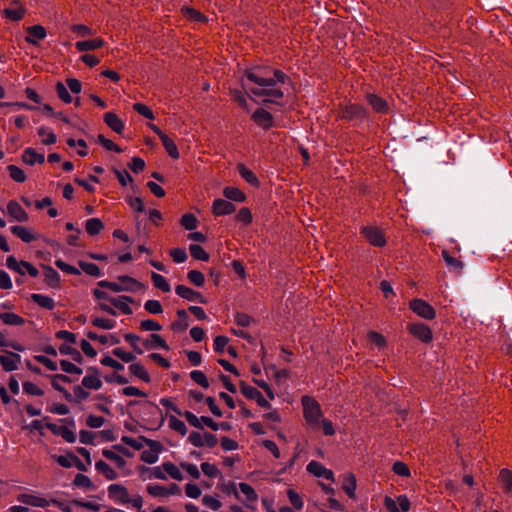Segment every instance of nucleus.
<instances>
[{"mask_svg": "<svg viewBox=\"0 0 512 512\" xmlns=\"http://www.w3.org/2000/svg\"><path fill=\"white\" fill-rule=\"evenodd\" d=\"M245 78L258 85V87H249L245 80H242V87L256 97H263V103L280 104L279 100L283 99L284 92L275 88L276 83L284 84L289 77L281 70L274 71V77H266L265 70L256 67L245 71Z\"/></svg>", "mask_w": 512, "mask_h": 512, "instance_id": "obj_1", "label": "nucleus"}, {"mask_svg": "<svg viewBox=\"0 0 512 512\" xmlns=\"http://www.w3.org/2000/svg\"><path fill=\"white\" fill-rule=\"evenodd\" d=\"M108 497L118 505L140 509L143 504L142 497L138 494H130L128 489L121 484H111L107 489Z\"/></svg>", "mask_w": 512, "mask_h": 512, "instance_id": "obj_2", "label": "nucleus"}, {"mask_svg": "<svg viewBox=\"0 0 512 512\" xmlns=\"http://www.w3.org/2000/svg\"><path fill=\"white\" fill-rule=\"evenodd\" d=\"M301 402L306 422L312 428H320V420L323 418V414L319 403L309 396H303Z\"/></svg>", "mask_w": 512, "mask_h": 512, "instance_id": "obj_3", "label": "nucleus"}, {"mask_svg": "<svg viewBox=\"0 0 512 512\" xmlns=\"http://www.w3.org/2000/svg\"><path fill=\"white\" fill-rule=\"evenodd\" d=\"M122 454L131 456V453L121 445H114L112 449H103L102 455L109 460L112 465L121 472L122 475L129 473L127 462Z\"/></svg>", "mask_w": 512, "mask_h": 512, "instance_id": "obj_4", "label": "nucleus"}, {"mask_svg": "<svg viewBox=\"0 0 512 512\" xmlns=\"http://www.w3.org/2000/svg\"><path fill=\"white\" fill-rule=\"evenodd\" d=\"M235 497L244 504L246 508L256 509L258 504V494L248 483L240 482L233 485Z\"/></svg>", "mask_w": 512, "mask_h": 512, "instance_id": "obj_5", "label": "nucleus"}, {"mask_svg": "<svg viewBox=\"0 0 512 512\" xmlns=\"http://www.w3.org/2000/svg\"><path fill=\"white\" fill-rule=\"evenodd\" d=\"M91 466L90 452L86 448H77L76 451H66V468L75 467L86 471Z\"/></svg>", "mask_w": 512, "mask_h": 512, "instance_id": "obj_6", "label": "nucleus"}, {"mask_svg": "<svg viewBox=\"0 0 512 512\" xmlns=\"http://www.w3.org/2000/svg\"><path fill=\"white\" fill-rule=\"evenodd\" d=\"M368 116L367 109L356 103H349L341 107L340 117L349 122H354L355 124L363 121Z\"/></svg>", "mask_w": 512, "mask_h": 512, "instance_id": "obj_7", "label": "nucleus"}, {"mask_svg": "<svg viewBox=\"0 0 512 512\" xmlns=\"http://www.w3.org/2000/svg\"><path fill=\"white\" fill-rule=\"evenodd\" d=\"M130 302H132L130 297L120 296L118 298H111L109 304H100V307L112 316H117L116 310H120L125 315H130L132 314V309L129 306Z\"/></svg>", "mask_w": 512, "mask_h": 512, "instance_id": "obj_8", "label": "nucleus"}, {"mask_svg": "<svg viewBox=\"0 0 512 512\" xmlns=\"http://www.w3.org/2000/svg\"><path fill=\"white\" fill-rule=\"evenodd\" d=\"M360 233L375 247H384L387 243L385 234L381 228L374 225L363 226Z\"/></svg>", "mask_w": 512, "mask_h": 512, "instance_id": "obj_9", "label": "nucleus"}, {"mask_svg": "<svg viewBox=\"0 0 512 512\" xmlns=\"http://www.w3.org/2000/svg\"><path fill=\"white\" fill-rule=\"evenodd\" d=\"M410 310L424 320H434L436 317L435 309L423 299H413L410 301Z\"/></svg>", "mask_w": 512, "mask_h": 512, "instance_id": "obj_10", "label": "nucleus"}, {"mask_svg": "<svg viewBox=\"0 0 512 512\" xmlns=\"http://www.w3.org/2000/svg\"><path fill=\"white\" fill-rule=\"evenodd\" d=\"M306 470L309 474L313 475L318 479H324L330 482L335 481L333 471L331 469L326 468L321 462H318L316 460L310 461L306 466Z\"/></svg>", "mask_w": 512, "mask_h": 512, "instance_id": "obj_11", "label": "nucleus"}, {"mask_svg": "<svg viewBox=\"0 0 512 512\" xmlns=\"http://www.w3.org/2000/svg\"><path fill=\"white\" fill-rule=\"evenodd\" d=\"M147 492L153 497H167L170 495H179L181 494V489L177 484H170L168 486H164L161 484H149L147 485Z\"/></svg>", "mask_w": 512, "mask_h": 512, "instance_id": "obj_12", "label": "nucleus"}, {"mask_svg": "<svg viewBox=\"0 0 512 512\" xmlns=\"http://www.w3.org/2000/svg\"><path fill=\"white\" fill-rule=\"evenodd\" d=\"M148 448L143 449L141 453V460L147 464H154L159 459V454L162 450V445L158 441L145 440Z\"/></svg>", "mask_w": 512, "mask_h": 512, "instance_id": "obj_13", "label": "nucleus"}, {"mask_svg": "<svg viewBox=\"0 0 512 512\" xmlns=\"http://www.w3.org/2000/svg\"><path fill=\"white\" fill-rule=\"evenodd\" d=\"M385 506L390 512H407L410 509V501L406 495H399L396 500L386 497Z\"/></svg>", "mask_w": 512, "mask_h": 512, "instance_id": "obj_14", "label": "nucleus"}, {"mask_svg": "<svg viewBox=\"0 0 512 512\" xmlns=\"http://www.w3.org/2000/svg\"><path fill=\"white\" fill-rule=\"evenodd\" d=\"M251 118L258 126L265 130H268L274 126L273 115L263 108L256 109Z\"/></svg>", "mask_w": 512, "mask_h": 512, "instance_id": "obj_15", "label": "nucleus"}, {"mask_svg": "<svg viewBox=\"0 0 512 512\" xmlns=\"http://www.w3.org/2000/svg\"><path fill=\"white\" fill-rule=\"evenodd\" d=\"M242 394L251 400L256 401V403L263 408H270V403L265 399V397L261 394V392L253 386H249L246 384L241 385Z\"/></svg>", "mask_w": 512, "mask_h": 512, "instance_id": "obj_16", "label": "nucleus"}, {"mask_svg": "<svg viewBox=\"0 0 512 512\" xmlns=\"http://www.w3.org/2000/svg\"><path fill=\"white\" fill-rule=\"evenodd\" d=\"M175 293L179 297L186 299L190 302H199V303L205 302V299L200 292L195 291L185 285H177L175 288Z\"/></svg>", "mask_w": 512, "mask_h": 512, "instance_id": "obj_17", "label": "nucleus"}, {"mask_svg": "<svg viewBox=\"0 0 512 512\" xmlns=\"http://www.w3.org/2000/svg\"><path fill=\"white\" fill-rule=\"evenodd\" d=\"M236 211V206L228 200L218 198L214 200L212 212L215 216L230 215Z\"/></svg>", "mask_w": 512, "mask_h": 512, "instance_id": "obj_18", "label": "nucleus"}, {"mask_svg": "<svg viewBox=\"0 0 512 512\" xmlns=\"http://www.w3.org/2000/svg\"><path fill=\"white\" fill-rule=\"evenodd\" d=\"M6 213L14 221L25 222L28 220V214L21 207V205L15 200H11L8 202L7 208H6Z\"/></svg>", "mask_w": 512, "mask_h": 512, "instance_id": "obj_19", "label": "nucleus"}, {"mask_svg": "<svg viewBox=\"0 0 512 512\" xmlns=\"http://www.w3.org/2000/svg\"><path fill=\"white\" fill-rule=\"evenodd\" d=\"M409 331L415 337L419 338L424 342H428L432 339L431 329L423 322H412L409 325Z\"/></svg>", "mask_w": 512, "mask_h": 512, "instance_id": "obj_20", "label": "nucleus"}, {"mask_svg": "<svg viewBox=\"0 0 512 512\" xmlns=\"http://www.w3.org/2000/svg\"><path fill=\"white\" fill-rule=\"evenodd\" d=\"M87 336L89 339L97 341L105 346H112L120 342L119 337L110 332H89Z\"/></svg>", "mask_w": 512, "mask_h": 512, "instance_id": "obj_21", "label": "nucleus"}, {"mask_svg": "<svg viewBox=\"0 0 512 512\" xmlns=\"http://www.w3.org/2000/svg\"><path fill=\"white\" fill-rule=\"evenodd\" d=\"M3 13L11 21H20L26 14V9L17 0H13L11 6L6 8Z\"/></svg>", "mask_w": 512, "mask_h": 512, "instance_id": "obj_22", "label": "nucleus"}, {"mask_svg": "<svg viewBox=\"0 0 512 512\" xmlns=\"http://www.w3.org/2000/svg\"><path fill=\"white\" fill-rule=\"evenodd\" d=\"M366 99L376 113L385 114L389 111L388 102L379 95L369 93L367 94Z\"/></svg>", "mask_w": 512, "mask_h": 512, "instance_id": "obj_23", "label": "nucleus"}, {"mask_svg": "<svg viewBox=\"0 0 512 512\" xmlns=\"http://www.w3.org/2000/svg\"><path fill=\"white\" fill-rule=\"evenodd\" d=\"M82 385L86 389L98 390L102 386V380L97 370L92 369L82 379Z\"/></svg>", "mask_w": 512, "mask_h": 512, "instance_id": "obj_24", "label": "nucleus"}, {"mask_svg": "<svg viewBox=\"0 0 512 512\" xmlns=\"http://www.w3.org/2000/svg\"><path fill=\"white\" fill-rule=\"evenodd\" d=\"M20 362V355L8 352L7 355L0 356V364L3 369L7 372L14 371L18 368V363Z\"/></svg>", "mask_w": 512, "mask_h": 512, "instance_id": "obj_25", "label": "nucleus"}, {"mask_svg": "<svg viewBox=\"0 0 512 512\" xmlns=\"http://www.w3.org/2000/svg\"><path fill=\"white\" fill-rule=\"evenodd\" d=\"M104 122L114 132L121 134L125 128L124 122L114 113L107 112L104 114Z\"/></svg>", "mask_w": 512, "mask_h": 512, "instance_id": "obj_26", "label": "nucleus"}, {"mask_svg": "<svg viewBox=\"0 0 512 512\" xmlns=\"http://www.w3.org/2000/svg\"><path fill=\"white\" fill-rule=\"evenodd\" d=\"M46 37V30L40 25H34L27 28V36L25 40L31 44H37Z\"/></svg>", "mask_w": 512, "mask_h": 512, "instance_id": "obj_27", "label": "nucleus"}, {"mask_svg": "<svg viewBox=\"0 0 512 512\" xmlns=\"http://www.w3.org/2000/svg\"><path fill=\"white\" fill-rule=\"evenodd\" d=\"M98 473L102 474L108 480H114L120 476V473L110 464L103 460H99L95 464Z\"/></svg>", "mask_w": 512, "mask_h": 512, "instance_id": "obj_28", "label": "nucleus"}, {"mask_svg": "<svg viewBox=\"0 0 512 512\" xmlns=\"http://www.w3.org/2000/svg\"><path fill=\"white\" fill-rule=\"evenodd\" d=\"M357 488L356 477L353 473H346L343 475L342 479V489L344 492L350 497H355V492Z\"/></svg>", "mask_w": 512, "mask_h": 512, "instance_id": "obj_29", "label": "nucleus"}, {"mask_svg": "<svg viewBox=\"0 0 512 512\" xmlns=\"http://www.w3.org/2000/svg\"><path fill=\"white\" fill-rule=\"evenodd\" d=\"M130 373L137 377L138 379L142 380L145 383H149L151 381V377L146 370V368L139 362H133L129 366Z\"/></svg>", "mask_w": 512, "mask_h": 512, "instance_id": "obj_30", "label": "nucleus"}, {"mask_svg": "<svg viewBox=\"0 0 512 512\" xmlns=\"http://www.w3.org/2000/svg\"><path fill=\"white\" fill-rule=\"evenodd\" d=\"M237 170L240 174V176L247 182L249 183L250 185H252L253 187H259L260 185V181L259 179L257 178V176L250 170L248 169L244 164L242 163H239L237 165Z\"/></svg>", "mask_w": 512, "mask_h": 512, "instance_id": "obj_31", "label": "nucleus"}, {"mask_svg": "<svg viewBox=\"0 0 512 512\" xmlns=\"http://www.w3.org/2000/svg\"><path fill=\"white\" fill-rule=\"evenodd\" d=\"M104 40L101 39V38H95V39H90V40H83V41H78L76 42L75 44V47L77 48L78 51H90V50H95V49H98L100 47H102L104 45Z\"/></svg>", "mask_w": 512, "mask_h": 512, "instance_id": "obj_32", "label": "nucleus"}, {"mask_svg": "<svg viewBox=\"0 0 512 512\" xmlns=\"http://www.w3.org/2000/svg\"><path fill=\"white\" fill-rule=\"evenodd\" d=\"M223 195L225 198H227L230 201H235L239 203H243L246 201V195L243 191L240 189L233 187V186H227L223 189Z\"/></svg>", "mask_w": 512, "mask_h": 512, "instance_id": "obj_33", "label": "nucleus"}, {"mask_svg": "<svg viewBox=\"0 0 512 512\" xmlns=\"http://www.w3.org/2000/svg\"><path fill=\"white\" fill-rule=\"evenodd\" d=\"M22 160L28 165H34L35 163H43L45 157L44 154L37 153L32 148H27L22 154Z\"/></svg>", "mask_w": 512, "mask_h": 512, "instance_id": "obj_34", "label": "nucleus"}, {"mask_svg": "<svg viewBox=\"0 0 512 512\" xmlns=\"http://www.w3.org/2000/svg\"><path fill=\"white\" fill-rule=\"evenodd\" d=\"M163 470L174 480L182 481L184 479L181 467L172 462H164Z\"/></svg>", "mask_w": 512, "mask_h": 512, "instance_id": "obj_35", "label": "nucleus"}, {"mask_svg": "<svg viewBox=\"0 0 512 512\" xmlns=\"http://www.w3.org/2000/svg\"><path fill=\"white\" fill-rule=\"evenodd\" d=\"M181 12H182L183 16L190 19L191 21H195V22H199V23H204L207 21L206 16L194 8H191L188 6H183L181 8Z\"/></svg>", "mask_w": 512, "mask_h": 512, "instance_id": "obj_36", "label": "nucleus"}, {"mask_svg": "<svg viewBox=\"0 0 512 512\" xmlns=\"http://www.w3.org/2000/svg\"><path fill=\"white\" fill-rule=\"evenodd\" d=\"M11 232L17 237H19L23 242L30 243L33 240H35V236L33 235V233L26 227L18 225L12 226Z\"/></svg>", "mask_w": 512, "mask_h": 512, "instance_id": "obj_37", "label": "nucleus"}, {"mask_svg": "<svg viewBox=\"0 0 512 512\" xmlns=\"http://www.w3.org/2000/svg\"><path fill=\"white\" fill-rule=\"evenodd\" d=\"M85 228L89 235L95 236L104 228V224L99 218H90L86 220Z\"/></svg>", "mask_w": 512, "mask_h": 512, "instance_id": "obj_38", "label": "nucleus"}, {"mask_svg": "<svg viewBox=\"0 0 512 512\" xmlns=\"http://www.w3.org/2000/svg\"><path fill=\"white\" fill-rule=\"evenodd\" d=\"M78 265L82 271H84L86 274H88L90 276H93V277H102L103 276V273L101 272L100 268L94 263L79 260Z\"/></svg>", "mask_w": 512, "mask_h": 512, "instance_id": "obj_39", "label": "nucleus"}, {"mask_svg": "<svg viewBox=\"0 0 512 512\" xmlns=\"http://www.w3.org/2000/svg\"><path fill=\"white\" fill-rule=\"evenodd\" d=\"M160 140L170 157L174 159H178L180 157L175 142L169 136L163 135V137Z\"/></svg>", "mask_w": 512, "mask_h": 512, "instance_id": "obj_40", "label": "nucleus"}, {"mask_svg": "<svg viewBox=\"0 0 512 512\" xmlns=\"http://www.w3.org/2000/svg\"><path fill=\"white\" fill-rule=\"evenodd\" d=\"M38 136L44 145H50L56 142V135L52 129L48 127H40L38 129Z\"/></svg>", "mask_w": 512, "mask_h": 512, "instance_id": "obj_41", "label": "nucleus"}, {"mask_svg": "<svg viewBox=\"0 0 512 512\" xmlns=\"http://www.w3.org/2000/svg\"><path fill=\"white\" fill-rule=\"evenodd\" d=\"M151 280L153 282V285L156 288H158L159 290H161L163 292H170L171 291L170 284L168 283L167 279L165 277H163L162 275H160V274H158L156 272H152Z\"/></svg>", "mask_w": 512, "mask_h": 512, "instance_id": "obj_42", "label": "nucleus"}, {"mask_svg": "<svg viewBox=\"0 0 512 512\" xmlns=\"http://www.w3.org/2000/svg\"><path fill=\"white\" fill-rule=\"evenodd\" d=\"M6 265L9 269L19 273L20 275H25V269L27 266L26 261H18L14 256H9L6 260Z\"/></svg>", "mask_w": 512, "mask_h": 512, "instance_id": "obj_43", "label": "nucleus"}, {"mask_svg": "<svg viewBox=\"0 0 512 512\" xmlns=\"http://www.w3.org/2000/svg\"><path fill=\"white\" fill-rule=\"evenodd\" d=\"M18 500L22 503L36 507H43L47 504V501L45 499L29 494H21L18 497Z\"/></svg>", "mask_w": 512, "mask_h": 512, "instance_id": "obj_44", "label": "nucleus"}, {"mask_svg": "<svg viewBox=\"0 0 512 512\" xmlns=\"http://www.w3.org/2000/svg\"><path fill=\"white\" fill-rule=\"evenodd\" d=\"M124 291H136L140 287V283L134 278L124 275L118 278Z\"/></svg>", "mask_w": 512, "mask_h": 512, "instance_id": "obj_45", "label": "nucleus"}, {"mask_svg": "<svg viewBox=\"0 0 512 512\" xmlns=\"http://www.w3.org/2000/svg\"><path fill=\"white\" fill-rule=\"evenodd\" d=\"M147 348H167V344L164 339L158 334H152L148 339L142 342Z\"/></svg>", "mask_w": 512, "mask_h": 512, "instance_id": "obj_46", "label": "nucleus"}, {"mask_svg": "<svg viewBox=\"0 0 512 512\" xmlns=\"http://www.w3.org/2000/svg\"><path fill=\"white\" fill-rule=\"evenodd\" d=\"M73 485L75 487L83 489V490H92L94 488V485L91 482V480L89 479V477H87L86 475H83L81 473H78L75 476V478L73 480Z\"/></svg>", "mask_w": 512, "mask_h": 512, "instance_id": "obj_47", "label": "nucleus"}, {"mask_svg": "<svg viewBox=\"0 0 512 512\" xmlns=\"http://www.w3.org/2000/svg\"><path fill=\"white\" fill-rule=\"evenodd\" d=\"M191 256L196 260L208 261L210 256L199 244H191L189 246Z\"/></svg>", "mask_w": 512, "mask_h": 512, "instance_id": "obj_48", "label": "nucleus"}, {"mask_svg": "<svg viewBox=\"0 0 512 512\" xmlns=\"http://www.w3.org/2000/svg\"><path fill=\"white\" fill-rule=\"evenodd\" d=\"M442 256L445 263L447 264V266L450 267V269H453L457 272H460L463 269V263L460 260L452 257L448 251L443 250Z\"/></svg>", "mask_w": 512, "mask_h": 512, "instance_id": "obj_49", "label": "nucleus"}, {"mask_svg": "<svg viewBox=\"0 0 512 512\" xmlns=\"http://www.w3.org/2000/svg\"><path fill=\"white\" fill-rule=\"evenodd\" d=\"M180 223L186 230L192 231L197 228L198 219L194 214L186 213L182 216Z\"/></svg>", "mask_w": 512, "mask_h": 512, "instance_id": "obj_50", "label": "nucleus"}, {"mask_svg": "<svg viewBox=\"0 0 512 512\" xmlns=\"http://www.w3.org/2000/svg\"><path fill=\"white\" fill-rule=\"evenodd\" d=\"M31 299L38 304L39 306L52 309L54 307V301L52 298L42 295V294H32Z\"/></svg>", "mask_w": 512, "mask_h": 512, "instance_id": "obj_51", "label": "nucleus"}, {"mask_svg": "<svg viewBox=\"0 0 512 512\" xmlns=\"http://www.w3.org/2000/svg\"><path fill=\"white\" fill-rule=\"evenodd\" d=\"M499 481L506 491L512 490V473L508 469H502L499 473Z\"/></svg>", "mask_w": 512, "mask_h": 512, "instance_id": "obj_52", "label": "nucleus"}, {"mask_svg": "<svg viewBox=\"0 0 512 512\" xmlns=\"http://www.w3.org/2000/svg\"><path fill=\"white\" fill-rule=\"evenodd\" d=\"M202 503L204 506H206L207 508H209L213 511L219 510L222 506V503L218 497L208 495V494L203 496Z\"/></svg>", "mask_w": 512, "mask_h": 512, "instance_id": "obj_53", "label": "nucleus"}, {"mask_svg": "<svg viewBox=\"0 0 512 512\" xmlns=\"http://www.w3.org/2000/svg\"><path fill=\"white\" fill-rule=\"evenodd\" d=\"M169 427L174 431L178 432L181 435H185L187 433V427L181 419H178L175 416H171L168 420Z\"/></svg>", "mask_w": 512, "mask_h": 512, "instance_id": "obj_54", "label": "nucleus"}, {"mask_svg": "<svg viewBox=\"0 0 512 512\" xmlns=\"http://www.w3.org/2000/svg\"><path fill=\"white\" fill-rule=\"evenodd\" d=\"M97 142L101 144L106 150L121 153L122 149L110 139H107L103 134H98Z\"/></svg>", "mask_w": 512, "mask_h": 512, "instance_id": "obj_55", "label": "nucleus"}, {"mask_svg": "<svg viewBox=\"0 0 512 512\" xmlns=\"http://www.w3.org/2000/svg\"><path fill=\"white\" fill-rule=\"evenodd\" d=\"M201 470L204 475L209 478H217L221 472L215 464L209 462H203L201 464Z\"/></svg>", "mask_w": 512, "mask_h": 512, "instance_id": "obj_56", "label": "nucleus"}, {"mask_svg": "<svg viewBox=\"0 0 512 512\" xmlns=\"http://www.w3.org/2000/svg\"><path fill=\"white\" fill-rule=\"evenodd\" d=\"M8 171H9V174H10V177L16 181V182H24L26 180V175H25V172L19 168L18 166H15V165H9L7 167Z\"/></svg>", "mask_w": 512, "mask_h": 512, "instance_id": "obj_57", "label": "nucleus"}, {"mask_svg": "<svg viewBox=\"0 0 512 512\" xmlns=\"http://www.w3.org/2000/svg\"><path fill=\"white\" fill-rule=\"evenodd\" d=\"M180 467H181V470H184L185 472H187V474L194 479H199L201 476L200 470L198 469L196 464L189 463V462H181Z\"/></svg>", "mask_w": 512, "mask_h": 512, "instance_id": "obj_58", "label": "nucleus"}, {"mask_svg": "<svg viewBox=\"0 0 512 512\" xmlns=\"http://www.w3.org/2000/svg\"><path fill=\"white\" fill-rule=\"evenodd\" d=\"M190 377H191V379L195 383H197L201 387H203V388H208L209 387V381H208L206 375L202 371H200V370H193L190 373Z\"/></svg>", "mask_w": 512, "mask_h": 512, "instance_id": "obj_59", "label": "nucleus"}, {"mask_svg": "<svg viewBox=\"0 0 512 512\" xmlns=\"http://www.w3.org/2000/svg\"><path fill=\"white\" fill-rule=\"evenodd\" d=\"M287 496L289 498V501L291 505L297 509L301 510L304 506V502L302 500V497L293 489H289L287 492Z\"/></svg>", "mask_w": 512, "mask_h": 512, "instance_id": "obj_60", "label": "nucleus"}, {"mask_svg": "<svg viewBox=\"0 0 512 512\" xmlns=\"http://www.w3.org/2000/svg\"><path fill=\"white\" fill-rule=\"evenodd\" d=\"M189 281L197 287H202L205 283V277L202 272L198 270H191L187 275Z\"/></svg>", "mask_w": 512, "mask_h": 512, "instance_id": "obj_61", "label": "nucleus"}, {"mask_svg": "<svg viewBox=\"0 0 512 512\" xmlns=\"http://www.w3.org/2000/svg\"><path fill=\"white\" fill-rule=\"evenodd\" d=\"M236 219L244 225L251 224L253 220L251 210L247 207L241 208L236 215Z\"/></svg>", "mask_w": 512, "mask_h": 512, "instance_id": "obj_62", "label": "nucleus"}, {"mask_svg": "<svg viewBox=\"0 0 512 512\" xmlns=\"http://www.w3.org/2000/svg\"><path fill=\"white\" fill-rule=\"evenodd\" d=\"M169 254L176 263H183L188 258L187 252L183 248H173L170 250Z\"/></svg>", "mask_w": 512, "mask_h": 512, "instance_id": "obj_63", "label": "nucleus"}, {"mask_svg": "<svg viewBox=\"0 0 512 512\" xmlns=\"http://www.w3.org/2000/svg\"><path fill=\"white\" fill-rule=\"evenodd\" d=\"M144 308L147 312L153 315L162 313L163 308L158 300H148L144 304Z\"/></svg>", "mask_w": 512, "mask_h": 512, "instance_id": "obj_64", "label": "nucleus"}]
</instances>
